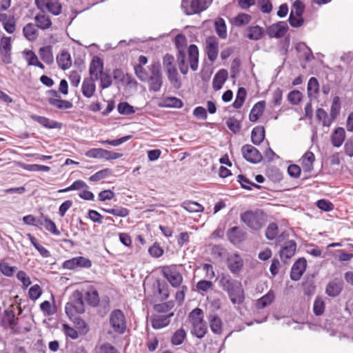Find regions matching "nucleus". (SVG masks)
Masks as SVG:
<instances>
[{"mask_svg": "<svg viewBox=\"0 0 353 353\" xmlns=\"http://www.w3.org/2000/svg\"><path fill=\"white\" fill-rule=\"evenodd\" d=\"M161 68L160 63L156 61L150 65L148 72L141 66H134V72L140 81L148 83L150 91L156 92L161 90L163 85Z\"/></svg>", "mask_w": 353, "mask_h": 353, "instance_id": "obj_1", "label": "nucleus"}, {"mask_svg": "<svg viewBox=\"0 0 353 353\" xmlns=\"http://www.w3.org/2000/svg\"><path fill=\"white\" fill-rule=\"evenodd\" d=\"M219 284L227 292L233 304L240 305L244 301V290L241 281L233 279L228 274H221L219 277Z\"/></svg>", "mask_w": 353, "mask_h": 353, "instance_id": "obj_2", "label": "nucleus"}, {"mask_svg": "<svg viewBox=\"0 0 353 353\" xmlns=\"http://www.w3.org/2000/svg\"><path fill=\"white\" fill-rule=\"evenodd\" d=\"M289 232H282L276 238V245L280 246L279 255L283 262L292 258L296 250V243L294 240H289Z\"/></svg>", "mask_w": 353, "mask_h": 353, "instance_id": "obj_3", "label": "nucleus"}, {"mask_svg": "<svg viewBox=\"0 0 353 353\" xmlns=\"http://www.w3.org/2000/svg\"><path fill=\"white\" fill-rule=\"evenodd\" d=\"M241 221L253 230H259L265 223V215L262 210H247L240 216Z\"/></svg>", "mask_w": 353, "mask_h": 353, "instance_id": "obj_4", "label": "nucleus"}, {"mask_svg": "<svg viewBox=\"0 0 353 353\" xmlns=\"http://www.w3.org/2000/svg\"><path fill=\"white\" fill-rule=\"evenodd\" d=\"M65 312L70 319L73 316L84 313L85 304L83 300V294L79 290H75L71 294L69 301L65 306Z\"/></svg>", "mask_w": 353, "mask_h": 353, "instance_id": "obj_5", "label": "nucleus"}, {"mask_svg": "<svg viewBox=\"0 0 353 353\" xmlns=\"http://www.w3.org/2000/svg\"><path fill=\"white\" fill-rule=\"evenodd\" d=\"M174 43L178 49L177 62L179 68L183 74H186L188 72V65L186 62V54L185 47L187 45V39L182 34H177L174 38Z\"/></svg>", "mask_w": 353, "mask_h": 353, "instance_id": "obj_6", "label": "nucleus"}, {"mask_svg": "<svg viewBox=\"0 0 353 353\" xmlns=\"http://www.w3.org/2000/svg\"><path fill=\"white\" fill-rule=\"evenodd\" d=\"M161 272L163 277L169 282L172 287L178 288L181 285L183 278L182 274L177 270L176 266H164Z\"/></svg>", "mask_w": 353, "mask_h": 353, "instance_id": "obj_7", "label": "nucleus"}, {"mask_svg": "<svg viewBox=\"0 0 353 353\" xmlns=\"http://www.w3.org/2000/svg\"><path fill=\"white\" fill-rule=\"evenodd\" d=\"M110 324L114 332L123 334L126 330V321L123 312L121 310H114L110 316Z\"/></svg>", "mask_w": 353, "mask_h": 353, "instance_id": "obj_8", "label": "nucleus"}, {"mask_svg": "<svg viewBox=\"0 0 353 353\" xmlns=\"http://www.w3.org/2000/svg\"><path fill=\"white\" fill-rule=\"evenodd\" d=\"M205 0H182L181 8L187 15L199 13L206 9Z\"/></svg>", "mask_w": 353, "mask_h": 353, "instance_id": "obj_9", "label": "nucleus"}, {"mask_svg": "<svg viewBox=\"0 0 353 353\" xmlns=\"http://www.w3.org/2000/svg\"><path fill=\"white\" fill-rule=\"evenodd\" d=\"M92 261L83 256H77L66 260L63 263V268L67 270H77L79 268H90Z\"/></svg>", "mask_w": 353, "mask_h": 353, "instance_id": "obj_10", "label": "nucleus"}, {"mask_svg": "<svg viewBox=\"0 0 353 353\" xmlns=\"http://www.w3.org/2000/svg\"><path fill=\"white\" fill-rule=\"evenodd\" d=\"M241 152L244 159L252 163H258L263 159L261 152L252 145L246 144L243 145Z\"/></svg>", "mask_w": 353, "mask_h": 353, "instance_id": "obj_11", "label": "nucleus"}, {"mask_svg": "<svg viewBox=\"0 0 353 353\" xmlns=\"http://www.w3.org/2000/svg\"><path fill=\"white\" fill-rule=\"evenodd\" d=\"M18 320L13 310H6L4 311V314L2 318V324L5 327L10 329L14 334L21 332L19 327L17 326Z\"/></svg>", "mask_w": 353, "mask_h": 353, "instance_id": "obj_12", "label": "nucleus"}, {"mask_svg": "<svg viewBox=\"0 0 353 353\" xmlns=\"http://www.w3.org/2000/svg\"><path fill=\"white\" fill-rule=\"evenodd\" d=\"M288 30V26L286 22L279 21L270 26L266 32L270 38H281L285 35Z\"/></svg>", "mask_w": 353, "mask_h": 353, "instance_id": "obj_13", "label": "nucleus"}, {"mask_svg": "<svg viewBox=\"0 0 353 353\" xmlns=\"http://www.w3.org/2000/svg\"><path fill=\"white\" fill-rule=\"evenodd\" d=\"M174 316V312L168 314H152L150 317L152 327L155 330H159L168 326L170 323V319Z\"/></svg>", "mask_w": 353, "mask_h": 353, "instance_id": "obj_14", "label": "nucleus"}, {"mask_svg": "<svg viewBox=\"0 0 353 353\" xmlns=\"http://www.w3.org/2000/svg\"><path fill=\"white\" fill-rule=\"evenodd\" d=\"M306 267L307 261L304 258H300L296 261L291 268V279L295 281H299L305 271Z\"/></svg>", "mask_w": 353, "mask_h": 353, "instance_id": "obj_15", "label": "nucleus"}, {"mask_svg": "<svg viewBox=\"0 0 353 353\" xmlns=\"http://www.w3.org/2000/svg\"><path fill=\"white\" fill-rule=\"evenodd\" d=\"M246 232L243 229L234 226L228 230L226 234L228 240L234 245L239 244L245 240Z\"/></svg>", "mask_w": 353, "mask_h": 353, "instance_id": "obj_16", "label": "nucleus"}, {"mask_svg": "<svg viewBox=\"0 0 353 353\" xmlns=\"http://www.w3.org/2000/svg\"><path fill=\"white\" fill-rule=\"evenodd\" d=\"M219 43L214 37H210L206 39V53L208 59L214 62L218 56Z\"/></svg>", "mask_w": 353, "mask_h": 353, "instance_id": "obj_17", "label": "nucleus"}, {"mask_svg": "<svg viewBox=\"0 0 353 353\" xmlns=\"http://www.w3.org/2000/svg\"><path fill=\"white\" fill-rule=\"evenodd\" d=\"M89 72L90 77L97 80L99 79L100 74L103 72V61L100 57L95 56L92 58L90 64Z\"/></svg>", "mask_w": 353, "mask_h": 353, "instance_id": "obj_18", "label": "nucleus"}, {"mask_svg": "<svg viewBox=\"0 0 353 353\" xmlns=\"http://www.w3.org/2000/svg\"><path fill=\"white\" fill-rule=\"evenodd\" d=\"M96 80L97 79L92 77H88L83 79L81 85V91L85 97L91 98L94 94L96 90L94 81Z\"/></svg>", "mask_w": 353, "mask_h": 353, "instance_id": "obj_19", "label": "nucleus"}, {"mask_svg": "<svg viewBox=\"0 0 353 353\" xmlns=\"http://www.w3.org/2000/svg\"><path fill=\"white\" fill-rule=\"evenodd\" d=\"M30 118L47 129L60 128L61 127L60 123L45 117L31 114Z\"/></svg>", "mask_w": 353, "mask_h": 353, "instance_id": "obj_20", "label": "nucleus"}, {"mask_svg": "<svg viewBox=\"0 0 353 353\" xmlns=\"http://www.w3.org/2000/svg\"><path fill=\"white\" fill-rule=\"evenodd\" d=\"M243 261L237 254L230 256L228 259V267L233 274H237L243 268Z\"/></svg>", "mask_w": 353, "mask_h": 353, "instance_id": "obj_21", "label": "nucleus"}, {"mask_svg": "<svg viewBox=\"0 0 353 353\" xmlns=\"http://www.w3.org/2000/svg\"><path fill=\"white\" fill-rule=\"evenodd\" d=\"M188 58L190 67L193 71L198 69L199 65V49L194 44H191L188 48Z\"/></svg>", "mask_w": 353, "mask_h": 353, "instance_id": "obj_22", "label": "nucleus"}, {"mask_svg": "<svg viewBox=\"0 0 353 353\" xmlns=\"http://www.w3.org/2000/svg\"><path fill=\"white\" fill-rule=\"evenodd\" d=\"M228 72L225 69L219 70L216 74L214 75L213 81H212V86L214 90H220L223 85L225 83L228 79Z\"/></svg>", "mask_w": 353, "mask_h": 353, "instance_id": "obj_23", "label": "nucleus"}, {"mask_svg": "<svg viewBox=\"0 0 353 353\" xmlns=\"http://www.w3.org/2000/svg\"><path fill=\"white\" fill-rule=\"evenodd\" d=\"M343 289V283L341 281L334 279L328 283L327 285L325 292L330 296H338Z\"/></svg>", "mask_w": 353, "mask_h": 353, "instance_id": "obj_24", "label": "nucleus"}, {"mask_svg": "<svg viewBox=\"0 0 353 353\" xmlns=\"http://www.w3.org/2000/svg\"><path fill=\"white\" fill-rule=\"evenodd\" d=\"M265 108V102L264 101H261L255 103L249 115L250 121L252 122H256L263 114Z\"/></svg>", "mask_w": 353, "mask_h": 353, "instance_id": "obj_25", "label": "nucleus"}, {"mask_svg": "<svg viewBox=\"0 0 353 353\" xmlns=\"http://www.w3.org/2000/svg\"><path fill=\"white\" fill-rule=\"evenodd\" d=\"M265 130L263 126L254 127L251 133L252 142L256 145L261 144L265 139Z\"/></svg>", "mask_w": 353, "mask_h": 353, "instance_id": "obj_26", "label": "nucleus"}, {"mask_svg": "<svg viewBox=\"0 0 353 353\" xmlns=\"http://www.w3.org/2000/svg\"><path fill=\"white\" fill-rule=\"evenodd\" d=\"M345 130L341 127L336 128L332 135V144L336 148H339L340 146L342 145L345 140Z\"/></svg>", "mask_w": 353, "mask_h": 353, "instance_id": "obj_27", "label": "nucleus"}, {"mask_svg": "<svg viewBox=\"0 0 353 353\" xmlns=\"http://www.w3.org/2000/svg\"><path fill=\"white\" fill-rule=\"evenodd\" d=\"M57 62L59 68L65 70L72 65L71 57L68 52L62 51L61 53L57 57Z\"/></svg>", "mask_w": 353, "mask_h": 353, "instance_id": "obj_28", "label": "nucleus"}, {"mask_svg": "<svg viewBox=\"0 0 353 353\" xmlns=\"http://www.w3.org/2000/svg\"><path fill=\"white\" fill-rule=\"evenodd\" d=\"M39 54L41 60L48 65H51L54 62L52 49L50 46L41 47L39 50Z\"/></svg>", "mask_w": 353, "mask_h": 353, "instance_id": "obj_29", "label": "nucleus"}, {"mask_svg": "<svg viewBox=\"0 0 353 353\" xmlns=\"http://www.w3.org/2000/svg\"><path fill=\"white\" fill-rule=\"evenodd\" d=\"M314 160L315 157L314 153L311 151H307L301 159V165L303 169L306 172L311 171L313 168Z\"/></svg>", "mask_w": 353, "mask_h": 353, "instance_id": "obj_30", "label": "nucleus"}, {"mask_svg": "<svg viewBox=\"0 0 353 353\" xmlns=\"http://www.w3.org/2000/svg\"><path fill=\"white\" fill-rule=\"evenodd\" d=\"M274 293L272 290H270L264 296L259 299L256 303V307L261 310L270 305L274 300Z\"/></svg>", "mask_w": 353, "mask_h": 353, "instance_id": "obj_31", "label": "nucleus"}, {"mask_svg": "<svg viewBox=\"0 0 353 353\" xmlns=\"http://www.w3.org/2000/svg\"><path fill=\"white\" fill-rule=\"evenodd\" d=\"M37 26L41 30H46L52 26V21L48 16L46 15L44 12L38 14L35 18Z\"/></svg>", "mask_w": 353, "mask_h": 353, "instance_id": "obj_32", "label": "nucleus"}, {"mask_svg": "<svg viewBox=\"0 0 353 353\" xmlns=\"http://www.w3.org/2000/svg\"><path fill=\"white\" fill-rule=\"evenodd\" d=\"M263 29L259 26H250L248 29L247 37L250 40L258 41L263 37Z\"/></svg>", "mask_w": 353, "mask_h": 353, "instance_id": "obj_33", "label": "nucleus"}, {"mask_svg": "<svg viewBox=\"0 0 353 353\" xmlns=\"http://www.w3.org/2000/svg\"><path fill=\"white\" fill-rule=\"evenodd\" d=\"M210 327L212 332L216 334H220L222 332V321L216 315H210L209 318Z\"/></svg>", "mask_w": 353, "mask_h": 353, "instance_id": "obj_34", "label": "nucleus"}, {"mask_svg": "<svg viewBox=\"0 0 353 353\" xmlns=\"http://www.w3.org/2000/svg\"><path fill=\"white\" fill-rule=\"evenodd\" d=\"M192 326L191 333L192 335L199 339H202L205 336L208 331V326L205 321L192 325Z\"/></svg>", "mask_w": 353, "mask_h": 353, "instance_id": "obj_35", "label": "nucleus"}, {"mask_svg": "<svg viewBox=\"0 0 353 353\" xmlns=\"http://www.w3.org/2000/svg\"><path fill=\"white\" fill-rule=\"evenodd\" d=\"M23 33L28 41H34L38 36L37 30L32 23L26 25L23 28Z\"/></svg>", "mask_w": 353, "mask_h": 353, "instance_id": "obj_36", "label": "nucleus"}, {"mask_svg": "<svg viewBox=\"0 0 353 353\" xmlns=\"http://www.w3.org/2000/svg\"><path fill=\"white\" fill-rule=\"evenodd\" d=\"M215 30L219 37L221 39L227 37V28L223 19L219 17L214 22Z\"/></svg>", "mask_w": 353, "mask_h": 353, "instance_id": "obj_37", "label": "nucleus"}, {"mask_svg": "<svg viewBox=\"0 0 353 353\" xmlns=\"http://www.w3.org/2000/svg\"><path fill=\"white\" fill-rule=\"evenodd\" d=\"M319 90V84L316 78L311 77L307 83V94L310 97L316 98Z\"/></svg>", "mask_w": 353, "mask_h": 353, "instance_id": "obj_38", "label": "nucleus"}, {"mask_svg": "<svg viewBox=\"0 0 353 353\" xmlns=\"http://www.w3.org/2000/svg\"><path fill=\"white\" fill-rule=\"evenodd\" d=\"M168 77L171 84L175 88H179L181 85V81L178 77V72L175 67H171L167 70Z\"/></svg>", "mask_w": 353, "mask_h": 353, "instance_id": "obj_39", "label": "nucleus"}, {"mask_svg": "<svg viewBox=\"0 0 353 353\" xmlns=\"http://www.w3.org/2000/svg\"><path fill=\"white\" fill-rule=\"evenodd\" d=\"M48 103L51 105L61 110L70 109L72 107V103L70 101L61 99L50 98L48 99Z\"/></svg>", "mask_w": 353, "mask_h": 353, "instance_id": "obj_40", "label": "nucleus"}, {"mask_svg": "<svg viewBox=\"0 0 353 353\" xmlns=\"http://www.w3.org/2000/svg\"><path fill=\"white\" fill-rule=\"evenodd\" d=\"M192 325L204 322L203 312L201 308L196 307L192 310L188 316Z\"/></svg>", "mask_w": 353, "mask_h": 353, "instance_id": "obj_41", "label": "nucleus"}, {"mask_svg": "<svg viewBox=\"0 0 353 353\" xmlns=\"http://www.w3.org/2000/svg\"><path fill=\"white\" fill-rule=\"evenodd\" d=\"M28 237L31 244L35 248V249L39 252L41 256L44 258H48L50 256V252L43 246L40 245L37 240L30 234H28Z\"/></svg>", "mask_w": 353, "mask_h": 353, "instance_id": "obj_42", "label": "nucleus"}, {"mask_svg": "<svg viewBox=\"0 0 353 353\" xmlns=\"http://www.w3.org/2000/svg\"><path fill=\"white\" fill-rule=\"evenodd\" d=\"M70 320L73 321L80 334L85 335L89 332L88 325L78 315L73 316Z\"/></svg>", "mask_w": 353, "mask_h": 353, "instance_id": "obj_43", "label": "nucleus"}, {"mask_svg": "<svg viewBox=\"0 0 353 353\" xmlns=\"http://www.w3.org/2000/svg\"><path fill=\"white\" fill-rule=\"evenodd\" d=\"M186 337V332L183 328H180L173 334L171 343L174 345H179L183 343Z\"/></svg>", "mask_w": 353, "mask_h": 353, "instance_id": "obj_44", "label": "nucleus"}, {"mask_svg": "<svg viewBox=\"0 0 353 353\" xmlns=\"http://www.w3.org/2000/svg\"><path fill=\"white\" fill-rule=\"evenodd\" d=\"M246 97V90L243 88H239L238 89L236 97L234 101L232 103L233 108L235 109H239L243 105Z\"/></svg>", "mask_w": 353, "mask_h": 353, "instance_id": "obj_45", "label": "nucleus"}, {"mask_svg": "<svg viewBox=\"0 0 353 353\" xmlns=\"http://www.w3.org/2000/svg\"><path fill=\"white\" fill-rule=\"evenodd\" d=\"M183 105L182 101L176 97H166L161 106L167 108H181Z\"/></svg>", "mask_w": 353, "mask_h": 353, "instance_id": "obj_46", "label": "nucleus"}, {"mask_svg": "<svg viewBox=\"0 0 353 353\" xmlns=\"http://www.w3.org/2000/svg\"><path fill=\"white\" fill-rule=\"evenodd\" d=\"M88 185L82 180H77L72 184L64 189L58 190L59 193H64L72 190H79L83 188H88Z\"/></svg>", "mask_w": 353, "mask_h": 353, "instance_id": "obj_47", "label": "nucleus"}, {"mask_svg": "<svg viewBox=\"0 0 353 353\" xmlns=\"http://www.w3.org/2000/svg\"><path fill=\"white\" fill-rule=\"evenodd\" d=\"M85 298L88 303L92 307H96L99 303V293L96 290L88 291L85 293Z\"/></svg>", "mask_w": 353, "mask_h": 353, "instance_id": "obj_48", "label": "nucleus"}, {"mask_svg": "<svg viewBox=\"0 0 353 353\" xmlns=\"http://www.w3.org/2000/svg\"><path fill=\"white\" fill-rule=\"evenodd\" d=\"M279 228L275 223H271L268 225L265 230V237L268 240H275L279 236Z\"/></svg>", "mask_w": 353, "mask_h": 353, "instance_id": "obj_49", "label": "nucleus"}, {"mask_svg": "<svg viewBox=\"0 0 353 353\" xmlns=\"http://www.w3.org/2000/svg\"><path fill=\"white\" fill-rule=\"evenodd\" d=\"M181 206L189 212H199L203 210V207L195 201L183 202Z\"/></svg>", "mask_w": 353, "mask_h": 353, "instance_id": "obj_50", "label": "nucleus"}, {"mask_svg": "<svg viewBox=\"0 0 353 353\" xmlns=\"http://www.w3.org/2000/svg\"><path fill=\"white\" fill-rule=\"evenodd\" d=\"M17 268L15 266L10 265L4 261H0V272L6 276L11 277L16 272Z\"/></svg>", "mask_w": 353, "mask_h": 353, "instance_id": "obj_51", "label": "nucleus"}, {"mask_svg": "<svg viewBox=\"0 0 353 353\" xmlns=\"http://www.w3.org/2000/svg\"><path fill=\"white\" fill-rule=\"evenodd\" d=\"M317 119L322 121L323 126H330L334 120L329 117L326 111L323 108H318L316 110Z\"/></svg>", "mask_w": 353, "mask_h": 353, "instance_id": "obj_52", "label": "nucleus"}, {"mask_svg": "<svg viewBox=\"0 0 353 353\" xmlns=\"http://www.w3.org/2000/svg\"><path fill=\"white\" fill-rule=\"evenodd\" d=\"M250 20V15L245 13H241L233 19L232 23L234 26L240 27L249 23Z\"/></svg>", "mask_w": 353, "mask_h": 353, "instance_id": "obj_53", "label": "nucleus"}, {"mask_svg": "<svg viewBox=\"0 0 353 353\" xmlns=\"http://www.w3.org/2000/svg\"><path fill=\"white\" fill-rule=\"evenodd\" d=\"M6 19L7 15L6 14H0V21H3V28L8 33L12 34L15 30V23L13 19H10L5 21Z\"/></svg>", "mask_w": 353, "mask_h": 353, "instance_id": "obj_54", "label": "nucleus"}, {"mask_svg": "<svg viewBox=\"0 0 353 353\" xmlns=\"http://www.w3.org/2000/svg\"><path fill=\"white\" fill-rule=\"evenodd\" d=\"M102 210L106 212L108 214L119 217H125L129 214V210L123 207H119L110 209H102Z\"/></svg>", "mask_w": 353, "mask_h": 353, "instance_id": "obj_55", "label": "nucleus"}, {"mask_svg": "<svg viewBox=\"0 0 353 353\" xmlns=\"http://www.w3.org/2000/svg\"><path fill=\"white\" fill-rule=\"evenodd\" d=\"M341 104L339 97H335L332 103L331 108H330V117H332V120H334L340 112Z\"/></svg>", "mask_w": 353, "mask_h": 353, "instance_id": "obj_56", "label": "nucleus"}, {"mask_svg": "<svg viewBox=\"0 0 353 353\" xmlns=\"http://www.w3.org/2000/svg\"><path fill=\"white\" fill-rule=\"evenodd\" d=\"M96 353H119V352L110 343H105L96 347Z\"/></svg>", "mask_w": 353, "mask_h": 353, "instance_id": "obj_57", "label": "nucleus"}, {"mask_svg": "<svg viewBox=\"0 0 353 353\" xmlns=\"http://www.w3.org/2000/svg\"><path fill=\"white\" fill-rule=\"evenodd\" d=\"M117 110L121 114L124 115H130L135 112L134 107L127 102L119 103L117 107Z\"/></svg>", "mask_w": 353, "mask_h": 353, "instance_id": "obj_58", "label": "nucleus"}, {"mask_svg": "<svg viewBox=\"0 0 353 353\" xmlns=\"http://www.w3.org/2000/svg\"><path fill=\"white\" fill-rule=\"evenodd\" d=\"M238 181L241 183V187L243 188L248 190H252V186L255 187L256 188H260L259 185H257L250 181L248 179H247L245 176L242 174H239L238 176Z\"/></svg>", "mask_w": 353, "mask_h": 353, "instance_id": "obj_59", "label": "nucleus"}, {"mask_svg": "<svg viewBox=\"0 0 353 353\" xmlns=\"http://www.w3.org/2000/svg\"><path fill=\"white\" fill-rule=\"evenodd\" d=\"M324 310H325V303H324L323 300L321 297L316 298V299L314 302V305H313L314 313L316 316H320L323 313Z\"/></svg>", "mask_w": 353, "mask_h": 353, "instance_id": "obj_60", "label": "nucleus"}, {"mask_svg": "<svg viewBox=\"0 0 353 353\" xmlns=\"http://www.w3.org/2000/svg\"><path fill=\"white\" fill-rule=\"evenodd\" d=\"M226 125L228 128L234 133H237L241 130V123L240 122L234 117H230L226 121Z\"/></svg>", "mask_w": 353, "mask_h": 353, "instance_id": "obj_61", "label": "nucleus"}, {"mask_svg": "<svg viewBox=\"0 0 353 353\" xmlns=\"http://www.w3.org/2000/svg\"><path fill=\"white\" fill-rule=\"evenodd\" d=\"M44 228L46 230L55 236H59L61 234L54 222L50 220L48 217L45 218Z\"/></svg>", "mask_w": 353, "mask_h": 353, "instance_id": "obj_62", "label": "nucleus"}, {"mask_svg": "<svg viewBox=\"0 0 353 353\" xmlns=\"http://www.w3.org/2000/svg\"><path fill=\"white\" fill-rule=\"evenodd\" d=\"M99 79H100V87L101 89H106L109 88L112 83L110 74L106 72H103L101 74H100Z\"/></svg>", "mask_w": 353, "mask_h": 353, "instance_id": "obj_63", "label": "nucleus"}, {"mask_svg": "<svg viewBox=\"0 0 353 353\" xmlns=\"http://www.w3.org/2000/svg\"><path fill=\"white\" fill-rule=\"evenodd\" d=\"M305 10V5L301 0H296L293 4L290 13L294 12V14L301 17L303 15Z\"/></svg>", "mask_w": 353, "mask_h": 353, "instance_id": "obj_64", "label": "nucleus"}]
</instances>
